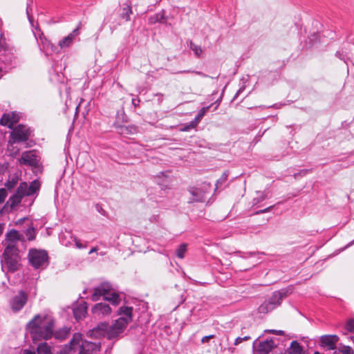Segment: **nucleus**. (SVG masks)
I'll return each instance as SVG.
<instances>
[{
    "label": "nucleus",
    "mask_w": 354,
    "mask_h": 354,
    "mask_svg": "<svg viewBox=\"0 0 354 354\" xmlns=\"http://www.w3.org/2000/svg\"><path fill=\"white\" fill-rule=\"evenodd\" d=\"M346 328L348 331L354 333V319H350L347 322Z\"/></svg>",
    "instance_id": "36"
},
{
    "label": "nucleus",
    "mask_w": 354,
    "mask_h": 354,
    "mask_svg": "<svg viewBox=\"0 0 354 354\" xmlns=\"http://www.w3.org/2000/svg\"><path fill=\"white\" fill-rule=\"evenodd\" d=\"M266 198V195L263 193H260V196L253 199V205H257Z\"/></svg>",
    "instance_id": "35"
},
{
    "label": "nucleus",
    "mask_w": 354,
    "mask_h": 354,
    "mask_svg": "<svg viewBox=\"0 0 354 354\" xmlns=\"http://www.w3.org/2000/svg\"><path fill=\"white\" fill-rule=\"evenodd\" d=\"M30 131L27 127L19 124L11 132L10 138L12 142H25L28 140Z\"/></svg>",
    "instance_id": "7"
},
{
    "label": "nucleus",
    "mask_w": 354,
    "mask_h": 354,
    "mask_svg": "<svg viewBox=\"0 0 354 354\" xmlns=\"http://www.w3.org/2000/svg\"><path fill=\"white\" fill-rule=\"evenodd\" d=\"M27 328L34 342L48 340L53 335L54 320L49 315H37L27 324Z\"/></svg>",
    "instance_id": "1"
},
{
    "label": "nucleus",
    "mask_w": 354,
    "mask_h": 354,
    "mask_svg": "<svg viewBox=\"0 0 354 354\" xmlns=\"http://www.w3.org/2000/svg\"><path fill=\"white\" fill-rule=\"evenodd\" d=\"M7 196V192L6 189H0V204L2 203Z\"/></svg>",
    "instance_id": "37"
},
{
    "label": "nucleus",
    "mask_w": 354,
    "mask_h": 354,
    "mask_svg": "<svg viewBox=\"0 0 354 354\" xmlns=\"http://www.w3.org/2000/svg\"><path fill=\"white\" fill-rule=\"evenodd\" d=\"M338 340L339 337L336 335H325L320 337V344L322 346L328 350H334Z\"/></svg>",
    "instance_id": "12"
},
{
    "label": "nucleus",
    "mask_w": 354,
    "mask_h": 354,
    "mask_svg": "<svg viewBox=\"0 0 354 354\" xmlns=\"http://www.w3.org/2000/svg\"><path fill=\"white\" fill-rule=\"evenodd\" d=\"M184 72H185V73H189V72H191V71H184ZM192 73H196V74H197V75H201V76H202V77H207V75H205V74H204L203 73L200 72V71H192Z\"/></svg>",
    "instance_id": "46"
},
{
    "label": "nucleus",
    "mask_w": 354,
    "mask_h": 354,
    "mask_svg": "<svg viewBox=\"0 0 354 354\" xmlns=\"http://www.w3.org/2000/svg\"><path fill=\"white\" fill-rule=\"evenodd\" d=\"M303 349L297 341H292L285 354H302Z\"/></svg>",
    "instance_id": "25"
},
{
    "label": "nucleus",
    "mask_w": 354,
    "mask_h": 354,
    "mask_svg": "<svg viewBox=\"0 0 354 354\" xmlns=\"http://www.w3.org/2000/svg\"><path fill=\"white\" fill-rule=\"evenodd\" d=\"M269 333L275 334V335H282L284 334V332L283 330H269Z\"/></svg>",
    "instance_id": "45"
},
{
    "label": "nucleus",
    "mask_w": 354,
    "mask_h": 354,
    "mask_svg": "<svg viewBox=\"0 0 354 354\" xmlns=\"http://www.w3.org/2000/svg\"><path fill=\"white\" fill-rule=\"evenodd\" d=\"M214 335H207V336H205L202 338L201 339V342L202 343H206L209 341V339H212V338H214Z\"/></svg>",
    "instance_id": "43"
},
{
    "label": "nucleus",
    "mask_w": 354,
    "mask_h": 354,
    "mask_svg": "<svg viewBox=\"0 0 354 354\" xmlns=\"http://www.w3.org/2000/svg\"><path fill=\"white\" fill-rule=\"evenodd\" d=\"M336 56L339 57L340 59H342V54L339 52H337L336 53Z\"/></svg>",
    "instance_id": "53"
},
{
    "label": "nucleus",
    "mask_w": 354,
    "mask_h": 354,
    "mask_svg": "<svg viewBox=\"0 0 354 354\" xmlns=\"http://www.w3.org/2000/svg\"><path fill=\"white\" fill-rule=\"evenodd\" d=\"M115 129L117 131L123 136L133 135L137 133L138 127L135 125H121L118 123H115Z\"/></svg>",
    "instance_id": "18"
},
{
    "label": "nucleus",
    "mask_w": 354,
    "mask_h": 354,
    "mask_svg": "<svg viewBox=\"0 0 354 354\" xmlns=\"http://www.w3.org/2000/svg\"><path fill=\"white\" fill-rule=\"evenodd\" d=\"M20 237L19 232L17 230H11L8 233L6 234V239L3 241V244L7 247L8 245L13 244L15 245L16 242L19 241Z\"/></svg>",
    "instance_id": "22"
},
{
    "label": "nucleus",
    "mask_w": 354,
    "mask_h": 354,
    "mask_svg": "<svg viewBox=\"0 0 354 354\" xmlns=\"http://www.w3.org/2000/svg\"><path fill=\"white\" fill-rule=\"evenodd\" d=\"M97 248H93L90 250L89 254H91V253H93V252H95L97 251Z\"/></svg>",
    "instance_id": "52"
},
{
    "label": "nucleus",
    "mask_w": 354,
    "mask_h": 354,
    "mask_svg": "<svg viewBox=\"0 0 354 354\" xmlns=\"http://www.w3.org/2000/svg\"><path fill=\"white\" fill-rule=\"evenodd\" d=\"M87 313L86 303L83 301L73 308V315L76 320H80L85 317Z\"/></svg>",
    "instance_id": "20"
},
{
    "label": "nucleus",
    "mask_w": 354,
    "mask_h": 354,
    "mask_svg": "<svg viewBox=\"0 0 354 354\" xmlns=\"http://www.w3.org/2000/svg\"><path fill=\"white\" fill-rule=\"evenodd\" d=\"M292 292V287H288L274 292L272 296L258 308V312L259 313L266 314L273 310L281 304L283 299L287 297Z\"/></svg>",
    "instance_id": "4"
},
{
    "label": "nucleus",
    "mask_w": 354,
    "mask_h": 354,
    "mask_svg": "<svg viewBox=\"0 0 354 354\" xmlns=\"http://www.w3.org/2000/svg\"><path fill=\"white\" fill-rule=\"evenodd\" d=\"M353 243H354V241H352L349 245H351Z\"/></svg>",
    "instance_id": "55"
},
{
    "label": "nucleus",
    "mask_w": 354,
    "mask_h": 354,
    "mask_svg": "<svg viewBox=\"0 0 354 354\" xmlns=\"http://www.w3.org/2000/svg\"><path fill=\"white\" fill-rule=\"evenodd\" d=\"M25 185H19L17 187L15 194H13L10 198L9 201L10 202L11 207H14L17 206V205H19L21 203L22 198L26 196L24 192V189H26Z\"/></svg>",
    "instance_id": "17"
},
{
    "label": "nucleus",
    "mask_w": 354,
    "mask_h": 354,
    "mask_svg": "<svg viewBox=\"0 0 354 354\" xmlns=\"http://www.w3.org/2000/svg\"><path fill=\"white\" fill-rule=\"evenodd\" d=\"M250 339V336H245L243 337H237L234 341V345H238L241 343L243 341H246Z\"/></svg>",
    "instance_id": "39"
},
{
    "label": "nucleus",
    "mask_w": 354,
    "mask_h": 354,
    "mask_svg": "<svg viewBox=\"0 0 354 354\" xmlns=\"http://www.w3.org/2000/svg\"><path fill=\"white\" fill-rule=\"evenodd\" d=\"M27 300L28 295L24 291L20 290L10 301L11 309L15 313L20 311L26 304Z\"/></svg>",
    "instance_id": "8"
},
{
    "label": "nucleus",
    "mask_w": 354,
    "mask_h": 354,
    "mask_svg": "<svg viewBox=\"0 0 354 354\" xmlns=\"http://www.w3.org/2000/svg\"><path fill=\"white\" fill-rule=\"evenodd\" d=\"M19 120V115L15 112L4 113L0 119V124L12 129Z\"/></svg>",
    "instance_id": "14"
},
{
    "label": "nucleus",
    "mask_w": 354,
    "mask_h": 354,
    "mask_svg": "<svg viewBox=\"0 0 354 354\" xmlns=\"http://www.w3.org/2000/svg\"><path fill=\"white\" fill-rule=\"evenodd\" d=\"M315 354H319V353H317V352H315Z\"/></svg>",
    "instance_id": "56"
},
{
    "label": "nucleus",
    "mask_w": 354,
    "mask_h": 354,
    "mask_svg": "<svg viewBox=\"0 0 354 354\" xmlns=\"http://www.w3.org/2000/svg\"><path fill=\"white\" fill-rule=\"evenodd\" d=\"M33 34L37 41V42L42 46V48L46 51V53H48V48H50L53 49V45L47 40V39L44 37V34L41 32L40 29L37 26L35 29L33 30Z\"/></svg>",
    "instance_id": "15"
},
{
    "label": "nucleus",
    "mask_w": 354,
    "mask_h": 354,
    "mask_svg": "<svg viewBox=\"0 0 354 354\" xmlns=\"http://www.w3.org/2000/svg\"><path fill=\"white\" fill-rule=\"evenodd\" d=\"M273 207V205H271L267 208H265L263 209H261V210H259V211H257L255 212V213L254 214L255 215H258V214H264V213H266V212H270Z\"/></svg>",
    "instance_id": "40"
},
{
    "label": "nucleus",
    "mask_w": 354,
    "mask_h": 354,
    "mask_svg": "<svg viewBox=\"0 0 354 354\" xmlns=\"http://www.w3.org/2000/svg\"><path fill=\"white\" fill-rule=\"evenodd\" d=\"M116 119H117V121L115 123H118V124L119 121H121V122H127V115H125L123 110L118 111Z\"/></svg>",
    "instance_id": "32"
},
{
    "label": "nucleus",
    "mask_w": 354,
    "mask_h": 354,
    "mask_svg": "<svg viewBox=\"0 0 354 354\" xmlns=\"http://www.w3.org/2000/svg\"><path fill=\"white\" fill-rule=\"evenodd\" d=\"M101 348V343L84 340L80 346L79 354H96Z\"/></svg>",
    "instance_id": "10"
},
{
    "label": "nucleus",
    "mask_w": 354,
    "mask_h": 354,
    "mask_svg": "<svg viewBox=\"0 0 354 354\" xmlns=\"http://www.w3.org/2000/svg\"><path fill=\"white\" fill-rule=\"evenodd\" d=\"M111 286L109 283H102L94 289L91 298L92 301H96L100 299L101 296H103L104 300L111 302L113 305L117 306L120 301V297L118 293L115 292H111Z\"/></svg>",
    "instance_id": "5"
},
{
    "label": "nucleus",
    "mask_w": 354,
    "mask_h": 354,
    "mask_svg": "<svg viewBox=\"0 0 354 354\" xmlns=\"http://www.w3.org/2000/svg\"><path fill=\"white\" fill-rule=\"evenodd\" d=\"M29 262L35 268L47 266L48 256L45 250L31 249L28 252Z\"/></svg>",
    "instance_id": "6"
},
{
    "label": "nucleus",
    "mask_w": 354,
    "mask_h": 354,
    "mask_svg": "<svg viewBox=\"0 0 354 354\" xmlns=\"http://www.w3.org/2000/svg\"><path fill=\"white\" fill-rule=\"evenodd\" d=\"M187 245L186 243H182L176 251V256L180 259H183L185 254L187 251Z\"/></svg>",
    "instance_id": "29"
},
{
    "label": "nucleus",
    "mask_w": 354,
    "mask_h": 354,
    "mask_svg": "<svg viewBox=\"0 0 354 354\" xmlns=\"http://www.w3.org/2000/svg\"><path fill=\"white\" fill-rule=\"evenodd\" d=\"M198 122L196 120V119L194 118L192 121H191L189 124V127H191L192 129H194L195 128L198 124Z\"/></svg>",
    "instance_id": "44"
},
{
    "label": "nucleus",
    "mask_w": 354,
    "mask_h": 354,
    "mask_svg": "<svg viewBox=\"0 0 354 354\" xmlns=\"http://www.w3.org/2000/svg\"><path fill=\"white\" fill-rule=\"evenodd\" d=\"M189 192L192 195L191 202H203L205 201V193L201 189L192 187Z\"/></svg>",
    "instance_id": "23"
},
{
    "label": "nucleus",
    "mask_w": 354,
    "mask_h": 354,
    "mask_svg": "<svg viewBox=\"0 0 354 354\" xmlns=\"http://www.w3.org/2000/svg\"><path fill=\"white\" fill-rule=\"evenodd\" d=\"M309 170H307V169H303V170H301L300 172L299 173V174H301L302 176H304L307 174V172ZM298 174H294V177L295 178H297V176Z\"/></svg>",
    "instance_id": "47"
},
{
    "label": "nucleus",
    "mask_w": 354,
    "mask_h": 354,
    "mask_svg": "<svg viewBox=\"0 0 354 354\" xmlns=\"http://www.w3.org/2000/svg\"><path fill=\"white\" fill-rule=\"evenodd\" d=\"M274 347L275 344L272 339L263 342H259L257 339L253 342V348L257 354H268Z\"/></svg>",
    "instance_id": "9"
},
{
    "label": "nucleus",
    "mask_w": 354,
    "mask_h": 354,
    "mask_svg": "<svg viewBox=\"0 0 354 354\" xmlns=\"http://www.w3.org/2000/svg\"><path fill=\"white\" fill-rule=\"evenodd\" d=\"M69 328L67 327H64L58 330L53 332V335L55 339H59V340H64L69 335Z\"/></svg>",
    "instance_id": "26"
},
{
    "label": "nucleus",
    "mask_w": 354,
    "mask_h": 354,
    "mask_svg": "<svg viewBox=\"0 0 354 354\" xmlns=\"http://www.w3.org/2000/svg\"><path fill=\"white\" fill-rule=\"evenodd\" d=\"M19 161L20 165H29L32 167H36L39 162L37 153L35 151L24 152Z\"/></svg>",
    "instance_id": "11"
},
{
    "label": "nucleus",
    "mask_w": 354,
    "mask_h": 354,
    "mask_svg": "<svg viewBox=\"0 0 354 354\" xmlns=\"http://www.w3.org/2000/svg\"><path fill=\"white\" fill-rule=\"evenodd\" d=\"M241 89L240 88V89L237 91V93H236V95H235L234 97H236L238 96V95L241 93Z\"/></svg>",
    "instance_id": "54"
},
{
    "label": "nucleus",
    "mask_w": 354,
    "mask_h": 354,
    "mask_svg": "<svg viewBox=\"0 0 354 354\" xmlns=\"http://www.w3.org/2000/svg\"><path fill=\"white\" fill-rule=\"evenodd\" d=\"M74 241H75V246H76L78 249H82V248H85V247H86L85 245H84L81 243L80 240H79V239H76V238H75Z\"/></svg>",
    "instance_id": "42"
},
{
    "label": "nucleus",
    "mask_w": 354,
    "mask_h": 354,
    "mask_svg": "<svg viewBox=\"0 0 354 354\" xmlns=\"http://www.w3.org/2000/svg\"><path fill=\"white\" fill-rule=\"evenodd\" d=\"M191 129H192L191 127H189V125L187 124V125L185 126L183 128H182L181 131H189Z\"/></svg>",
    "instance_id": "48"
},
{
    "label": "nucleus",
    "mask_w": 354,
    "mask_h": 354,
    "mask_svg": "<svg viewBox=\"0 0 354 354\" xmlns=\"http://www.w3.org/2000/svg\"><path fill=\"white\" fill-rule=\"evenodd\" d=\"M149 24H154L156 23H161V24H166L167 23V18L164 15L163 12H160L158 13H156L152 16H151L149 19Z\"/></svg>",
    "instance_id": "24"
},
{
    "label": "nucleus",
    "mask_w": 354,
    "mask_h": 354,
    "mask_svg": "<svg viewBox=\"0 0 354 354\" xmlns=\"http://www.w3.org/2000/svg\"><path fill=\"white\" fill-rule=\"evenodd\" d=\"M3 225L0 223V236L3 234Z\"/></svg>",
    "instance_id": "50"
},
{
    "label": "nucleus",
    "mask_w": 354,
    "mask_h": 354,
    "mask_svg": "<svg viewBox=\"0 0 354 354\" xmlns=\"http://www.w3.org/2000/svg\"><path fill=\"white\" fill-rule=\"evenodd\" d=\"M189 48L193 50L194 55L199 57L201 54L203 53V49L200 46L195 44L193 41H190L188 44Z\"/></svg>",
    "instance_id": "28"
},
{
    "label": "nucleus",
    "mask_w": 354,
    "mask_h": 354,
    "mask_svg": "<svg viewBox=\"0 0 354 354\" xmlns=\"http://www.w3.org/2000/svg\"><path fill=\"white\" fill-rule=\"evenodd\" d=\"M131 13V8L130 6H127L126 8H123L122 12V18L125 19L127 21L130 19V14Z\"/></svg>",
    "instance_id": "33"
},
{
    "label": "nucleus",
    "mask_w": 354,
    "mask_h": 354,
    "mask_svg": "<svg viewBox=\"0 0 354 354\" xmlns=\"http://www.w3.org/2000/svg\"><path fill=\"white\" fill-rule=\"evenodd\" d=\"M37 352L38 354H52L51 347L46 342L39 344L37 348Z\"/></svg>",
    "instance_id": "27"
},
{
    "label": "nucleus",
    "mask_w": 354,
    "mask_h": 354,
    "mask_svg": "<svg viewBox=\"0 0 354 354\" xmlns=\"http://www.w3.org/2000/svg\"><path fill=\"white\" fill-rule=\"evenodd\" d=\"M228 174L227 171L223 173L222 176L219 179L217 180L216 186V188L220 187L223 183H225L227 179Z\"/></svg>",
    "instance_id": "30"
},
{
    "label": "nucleus",
    "mask_w": 354,
    "mask_h": 354,
    "mask_svg": "<svg viewBox=\"0 0 354 354\" xmlns=\"http://www.w3.org/2000/svg\"><path fill=\"white\" fill-rule=\"evenodd\" d=\"M81 28V23H80L77 27L74 29L68 36L63 38L59 42V46L61 48H64L70 46L75 37L80 34V29Z\"/></svg>",
    "instance_id": "16"
},
{
    "label": "nucleus",
    "mask_w": 354,
    "mask_h": 354,
    "mask_svg": "<svg viewBox=\"0 0 354 354\" xmlns=\"http://www.w3.org/2000/svg\"><path fill=\"white\" fill-rule=\"evenodd\" d=\"M24 354H35V353L30 351H28V350H25L24 351Z\"/></svg>",
    "instance_id": "51"
},
{
    "label": "nucleus",
    "mask_w": 354,
    "mask_h": 354,
    "mask_svg": "<svg viewBox=\"0 0 354 354\" xmlns=\"http://www.w3.org/2000/svg\"><path fill=\"white\" fill-rule=\"evenodd\" d=\"M26 185V189H24V192L26 196H31L35 194L40 187V183L37 180L32 181L30 185H28L26 182H23L20 184V185Z\"/></svg>",
    "instance_id": "21"
},
{
    "label": "nucleus",
    "mask_w": 354,
    "mask_h": 354,
    "mask_svg": "<svg viewBox=\"0 0 354 354\" xmlns=\"http://www.w3.org/2000/svg\"><path fill=\"white\" fill-rule=\"evenodd\" d=\"M342 354H354V351L350 346H345L341 350Z\"/></svg>",
    "instance_id": "38"
},
{
    "label": "nucleus",
    "mask_w": 354,
    "mask_h": 354,
    "mask_svg": "<svg viewBox=\"0 0 354 354\" xmlns=\"http://www.w3.org/2000/svg\"><path fill=\"white\" fill-rule=\"evenodd\" d=\"M133 308L129 306H122L119 308L118 315L120 317L116 319L111 326L107 324L106 337L111 339L118 337L122 333L127 324L132 322Z\"/></svg>",
    "instance_id": "2"
},
{
    "label": "nucleus",
    "mask_w": 354,
    "mask_h": 354,
    "mask_svg": "<svg viewBox=\"0 0 354 354\" xmlns=\"http://www.w3.org/2000/svg\"><path fill=\"white\" fill-rule=\"evenodd\" d=\"M18 180L15 178H12V180H8L5 185L8 189H13L16 185L17 184Z\"/></svg>",
    "instance_id": "34"
},
{
    "label": "nucleus",
    "mask_w": 354,
    "mask_h": 354,
    "mask_svg": "<svg viewBox=\"0 0 354 354\" xmlns=\"http://www.w3.org/2000/svg\"><path fill=\"white\" fill-rule=\"evenodd\" d=\"M107 323L102 322L99 324L96 327L87 332V336L91 338H100L104 336H106L107 333Z\"/></svg>",
    "instance_id": "13"
},
{
    "label": "nucleus",
    "mask_w": 354,
    "mask_h": 354,
    "mask_svg": "<svg viewBox=\"0 0 354 354\" xmlns=\"http://www.w3.org/2000/svg\"><path fill=\"white\" fill-rule=\"evenodd\" d=\"M26 12H27L28 20H29L30 23L32 24V26H33L32 17L30 15L28 10H27Z\"/></svg>",
    "instance_id": "49"
},
{
    "label": "nucleus",
    "mask_w": 354,
    "mask_h": 354,
    "mask_svg": "<svg viewBox=\"0 0 354 354\" xmlns=\"http://www.w3.org/2000/svg\"><path fill=\"white\" fill-rule=\"evenodd\" d=\"M111 311L110 306L104 303L96 304L92 308V313L97 316L109 315Z\"/></svg>",
    "instance_id": "19"
},
{
    "label": "nucleus",
    "mask_w": 354,
    "mask_h": 354,
    "mask_svg": "<svg viewBox=\"0 0 354 354\" xmlns=\"http://www.w3.org/2000/svg\"><path fill=\"white\" fill-rule=\"evenodd\" d=\"M21 257L16 245H8L1 259V270L3 272H15L21 266Z\"/></svg>",
    "instance_id": "3"
},
{
    "label": "nucleus",
    "mask_w": 354,
    "mask_h": 354,
    "mask_svg": "<svg viewBox=\"0 0 354 354\" xmlns=\"http://www.w3.org/2000/svg\"><path fill=\"white\" fill-rule=\"evenodd\" d=\"M34 234V231L32 229H28L27 230V235L28 236V240L32 241L35 239V235L32 234Z\"/></svg>",
    "instance_id": "41"
},
{
    "label": "nucleus",
    "mask_w": 354,
    "mask_h": 354,
    "mask_svg": "<svg viewBox=\"0 0 354 354\" xmlns=\"http://www.w3.org/2000/svg\"><path fill=\"white\" fill-rule=\"evenodd\" d=\"M209 106H206V107H203L200 111L198 113V114L196 115V116L195 117V119L196 121H198V122H200V121L201 120V119L203 118V116L205 115V114L207 113V111H208Z\"/></svg>",
    "instance_id": "31"
}]
</instances>
